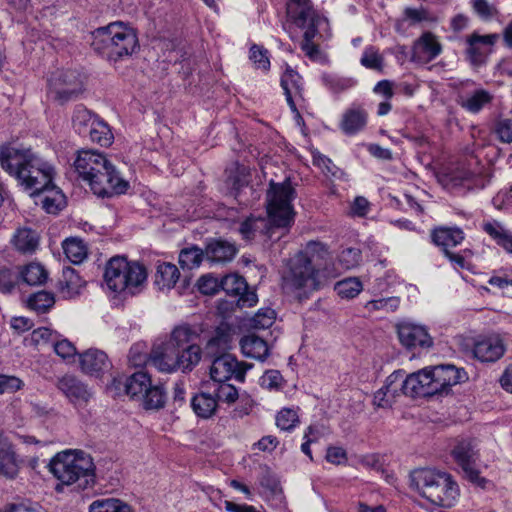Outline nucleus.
<instances>
[{
  "label": "nucleus",
  "instance_id": "nucleus-22",
  "mask_svg": "<svg viewBox=\"0 0 512 512\" xmlns=\"http://www.w3.org/2000/svg\"><path fill=\"white\" fill-rule=\"evenodd\" d=\"M79 363L83 373L95 377L101 376L111 367L107 354L95 348L79 354Z\"/></svg>",
  "mask_w": 512,
  "mask_h": 512
},
{
  "label": "nucleus",
  "instance_id": "nucleus-1",
  "mask_svg": "<svg viewBox=\"0 0 512 512\" xmlns=\"http://www.w3.org/2000/svg\"><path fill=\"white\" fill-rule=\"evenodd\" d=\"M0 166L31 196L51 185L55 173L53 166L30 148L11 145L0 146Z\"/></svg>",
  "mask_w": 512,
  "mask_h": 512
},
{
  "label": "nucleus",
  "instance_id": "nucleus-46",
  "mask_svg": "<svg viewBox=\"0 0 512 512\" xmlns=\"http://www.w3.org/2000/svg\"><path fill=\"white\" fill-rule=\"evenodd\" d=\"M217 403L233 404L238 399V390L235 386L226 382L208 383Z\"/></svg>",
  "mask_w": 512,
  "mask_h": 512
},
{
  "label": "nucleus",
  "instance_id": "nucleus-13",
  "mask_svg": "<svg viewBox=\"0 0 512 512\" xmlns=\"http://www.w3.org/2000/svg\"><path fill=\"white\" fill-rule=\"evenodd\" d=\"M504 338L497 333L478 336L473 345V355L483 363H494L506 352Z\"/></svg>",
  "mask_w": 512,
  "mask_h": 512
},
{
  "label": "nucleus",
  "instance_id": "nucleus-19",
  "mask_svg": "<svg viewBox=\"0 0 512 512\" xmlns=\"http://www.w3.org/2000/svg\"><path fill=\"white\" fill-rule=\"evenodd\" d=\"M401 395H404V389L401 384V370H398L391 373L384 386L374 393L373 405L376 408L389 409Z\"/></svg>",
  "mask_w": 512,
  "mask_h": 512
},
{
  "label": "nucleus",
  "instance_id": "nucleus-54",
  "mask_svg": "<svg viewBox=\"0 0 512 512\" xmlns=\"http://www.w3.org/2000/svg\"><path fill=\"white\" fill-rule=\"evenodd\" d=\"M361 260V250L356 247L344 248L337 257L338 264L344 270H350L359 266Z\"/></svg>",
  "mask_w": 512,
  "mask_h": 512
},
{
  "label": "nucleus",
  "instance_id": "nucleus-7",
  "mask_svg": "<svg viewBox=\"0 0 512 512\" xmlns=\"http://www.w3.org/2000/svg\"><path fill=\"white\" fill-rule=\"evenodd\" d=\"M410 486L432 504L451 508L459 496L460 489L453 476L434 468H419L410 473Z\"/></svg>",
  "mask_w": 512,
  "mask_h": 512
},
{
  "label": "nucleus",
  "instance_id": "nucleus-60",
  "mask_svg": "<svg viewBox=\"0 0 512 512\" xmlns=\"http://www.w3.org/2000/svg\"><path fill=\"white\" fill-rule=\"evenodd\" d=\"M276 313L271 308L260 309L251 319V326L255 329H266L273 325Z\"/></svg>",
  "mask_w": 512,
  "mask_h": 512
},
{
  "label": "nucleus",
  "instance_id": "nucleus-55",
  "mask_svg": "<svg viewBox=\"0 0 512 512\" xmlns=\"http://www.w3.org/2000/svg\"><path fill=\"white\" fill-rule=\"evenodd\" d=\"M400 305L399 297L379 298L368 301L365 308L368 312L382 311L384 313H391L396 311Z\"/></svg>",
  "mask_w": 512,
  "mask_h": 512
},
{
  "label": "nucleus",
  "instance_id": "nucleus-64",
  "mask_svg": "<svg viewBox=\"0 0 512 512\" xmlns=\"http://www.w3.org/2000/svg\"><path fill=\"white\" fill-rule=\"evenodd\" d=\"M496 133L503 143H512V120L500 119L496 124Z\"/></svg>",
  "mask_w": 512,
  "mask_h": 512
},
{
  "label": "nucleus",
  "instance_id": "nucleus-39",
  "mask_svg": "<svg viewBox=\"0 0 512 512\" xmlns=\"http://www.w3.org/2000/svg\"><path fill=\"white\" fill-rule=\"evenodd\" d=\"M98 119L99 118L90 110L78 106L73 115V127L79 135L86 136L94 126V122H97Z\"/></svg>",
  "mask_w": 512,
  "mask_h": 512
},
{
  "label": "nucleus",
  "instance_id": "nucleus-49",
  "mask_svg": "<svg viewBox=\"0 0 512 512\" xmlns=\"http://www.w3.org/2000/svg\"><path fill=\"white\" fill-rule=\"evenodd\" d=\"M54 303V295L48 291H38L30 295L27 300L28 307L37 313H46Z\"/></svg>",
  "mask_w": 512,
  "mask_h": 512
},
{
  "label": "nucleus",
  "instance_id": "nucleus-52",
  "mask_svg": "<svg viewBox=\"0 0 512 512\" xmlns=\"http://www.w3.org/2000/svg\"><path fill=\"white\" fill-rule=\"evenodd\" d=\"M230 342V334L223 329H217L215 335L209 339L206 345L207 353L210 356H215L218 353H224L228 348Z\"/></svg>",
  "mask_w": 512,
  "mask_h": 512
},
{
  "label": "nucleus",
  "instance_id": "nucleus-18",
  "mask_svg": "<svg viewBox=\"0 0 512 512\" xmlns=\"http://www.w3.org/2000/svg\"><path fill=\"white\" fill-rule=\"evenodd\" d=\"M498 34L479 35L473 33L467 38L468 47L466 55L469 62L474 66H481L486 62L491 53V47L496 43Z\"/></svg>",
  "mask_w": 512,
  "mask_h": 512
},
{
  "label": "nucleus",
  "instance_id": "nucleus-5",
  "mask_svg": "<svg viewBox=\"0 0 512 512\" xmlns=\"http://www.w3.org/2000/svg\"><path fill=\"white\" fill-rule=\"evenodd\" d=\"M287 12L294 23L304 30L301 49L311 60H318V42L331 37L328 19L316 10L310 0H288Z\"/></svg>",
  "mask_w": 512,
  "mask_h": 512
},
{
  "label": "nucleus",
  "instance_id": "nucleus-43",
  "mask_svg": "<svg viewBox=\"0 0 512 512\" xmlns=\"http://www.w3.org/2000/svg\"><path fill=\"white\" fill-rule=\"evenodd\" d=\"M203 259H205V250L195 245L182 249L179 254V264L183 270L198 268Z\"/></svg>",
  "mask_w": 512,
  "mask_h": 512
},
{
  "label": "nucleus",
  "instance_id": "nucleus-58",
  "mask_svg": "<svg viewBox=\"0 0 512 512\" xmlns=\"http://www.w3.org/2000/svg\"><path fill=\"white\" fill-rule=\"evenodd\" d=\"M19 272L11 268L0 267V292L10 294L19 282Z\"/></svg>",
  "mask_w": 512,
  "mask_h": 512
},
{
  "label": "nucleus",
  "instance_id": "nucleus-40",
  "mask_svg": "<svg viewBox=\"0 0 512 512\" xmlns=\"http://www.w3.org/2000/svg\"><path fill=\"white\" fill-rule=\"evenodd\" d=\"M64 254L73 264L82 263L88 255L85 243L79 238L66 239L62 244Z\"/></svg>",
  "mask_w": 512,
  "mask_h": 512
},
{
  "label": "nucleus",
  "instance_id": "nucleus-50",
  "mask_svg": "<svg viewBox=\"0 0 512 512\" xmlns=\"http://www.w3.org/2000/svg\"><path fill=\"white\" fill-rule=\"evenodd\" d=\"M322 81L324 85L334 93L344 92L357 84V80L352 77H344L335 74H323Z\"/></svg>",
  "mask_w": 512,
  "mask_h": 512
},
{
  "label": "nucleus",
  "instance_id": "nucleus-16",
  "mask_svg": "<svg viewBox=\"0 0 512 512\" xmlns=\"http://www.w3.org/2000/svg\"><path fill=\"white\" fill-rule=\"evenodd\" d=\"M433 391L435 394L447 393L451 386L464 382L467 379V373L462 368L446 364L429 368Z\"/></svg>",
  "mask_w": 512,
  "mask_h": 512
},
{
  "label": "nucleus",
  "instance_id": "nucleus-9",
  "mask_svg": "<svg viewBox=\"0 0 512 512\" xmlns=\"http://www.w3.org/2000/svg\"><path fill=\"white\" fill-rule=\"evenodd\" d=\"M146 278L147 273L142 265L128 262L124 257L111 258L105 267V283L115 293L126 292L133 295Z\"/></svg>",
  "mask_w": 512,
  "mask_h": 512
},
{
  "label": "nucleus",
  "instance_id": "nucleus-32",
  "mask_svg": "<svg viewBox=\"0 0 512 512\" xmlns=\"http://www.w3.org/2000/svg\"><path fill=\"white\" fill-rule=\"evenodd\" d=\"M432 239L446 254L450 248L456 247L463 242L464 233L457 227H440L433 231Z\"/></svg>",
  "mask_w": 512,
  "mask_h": 512
},
{
  "label": "nucleus",
  "instance_id": "nucleus-26",
  "mask_svg": "<svg viewBox=\"0 0 512 512\" xmlns=\"http://www.w3.org/2000/svg\"><path fill=\"white\" fill-rule=\"evenodd\" d=\"M368 120V113L362 106L352 105L342 115L339 127L346 135H355L362 131Z\"/></svg>",
  "mask_w": 512,
  "mask_h": 512
},
{
  "label": "nucleus",
  "instance_id": "nucleus-62",
  "mask_svg": "<svg viewBox=\"0 0 512 512\" xmlns=\"http://www.w3.org/2000/svg\"><path fill=\"white\" fill-rule=\"evenodd\" d=\"M474 12L484 21L493 19L497 14V8L488 0H471Z\"/></svg>",
  "mask_w": 512,
  "mask_h": 512
},
{
  "label": "nucleus",
  "instance_id": "nucleus-31",
  "mask_svg": "<svg viewBox=\"0 0 512 512\" xmlns=\"http://www.w3.org/2000/svg\"><path fill=\"white\" fill-rule=\"evenodd\" d=\"M240 347L243 355L258 361H265L270 349L267 342L255 334H249L241 338Z\"/></svg>",
  "mask_w": 512,
  "mask_h": 512
},
{
  "label": "nucleus",
  "instance_id": "nucleus-59",
  "mask_svg": "<svg viewBox=\"0 0 512 512\" xmlns=\"http://www.w3.org/2000/svg\"><path fill=\"white\" fill-rule=\"evenodd\" d=\"M259 384L262 388L270 391H278L284 387L285 380L278 370H267L259 380Z\"/></svg>",
  "mask_w": 512,
  "mask_h": 512
},
{
  "label": "nucleus",
  "instance_id": "nucleus-2",
  "mask_svg": "<svg viewBox=\"0 0 512 512\" xmlns=\"http://www.w3.org/2000/svg\"><path fill=\"white\" fill-rule=\"evenodd\" d=\"M294 194L295 190L289 182L281 184L271 182L267 192L268 218L251 216L244 220L239 227L242 238L250 241L258 234L271 238L275 228L290 226L294 217L291 204Z\"/></svg>",
  "mask_w": 512,
  "mask_h": 512
},
{
  "label": "nucleus",
  "instance_id": "nucleus-44",
  "mask_svg": "<svg viewBox=\"0 0 512 512\" xmlns=\"http://www.w3.org/2000/svg\"><path fill=\"white\" fill-rule=\"evenodd\" d=\"M201 348L196 344H190L178 351L179 369L183 372L191 371L201 360Z\"/></svg>",
  "mask_w": 512,
  "mask_h": 512
},
{
  "label": "nucleus",
  "instance_id": "nucleus-34",
  "mask_svg": "<svg viewBox=\"0 0 512 512\" xmlns=\"http://www.w3.org/2000/svg\"><path fill=\"white\" fill-rule=\"evenodd\" d=\"M85 281L79 276L75 269L66 267L62 270L59 279V290L65 298H72L80 293Z\"/></svg>",
  "mask_w": 512,
  "mask_h": 512
},
{
  "label": "nucleus",
  "instance_id": "nucleus-21",
  "mask_svg": "<svg viewBox=\"0 0 512 512\" xmlns=\"http://www.w3.org/2000/svg\"><path fill=\"white\" fill-rule=\"evenodd\" d=\"M149 363L161 372H173L179 369L178 350L163 342L155 344L149 353Z\"/></svg>",
  "mask_w": 512,
  "mask_h": 512
},
{
  "label": "nucleus",
  "instance_id": "nucleus-51",
  "mask_svg": "<svg viewBox=\"0 0 512 512\" xmlns=\"http://www.w3.org/2000/svg\"><path fill=\"white\" fill-rule=\"evenodd\" d=\"M360 63L367 69L382 72L384 68V57L374 46H368L364 49Z\"/></svg>",
  "mask_w": 512,
  "mask_h": 512
},
{
  "label": "nucleus",
  "instance_id": "nucleus-15",
  "mask_svg": "<svg viewBox=\"0 0 512 512\" xmlns=\"http://www.w3.org/2000/svg\"><path fill=\"white\" fill-rule=\"evenodd\" d=\"M56 386L75 407H85L93 396L92 389L72 374L60 377L57 380Z\"/></svg>",
  "mask_w": 512,
  "mask_h": 512
},
{
  "label": "nucleus",
  "instance_id": "nucleus-10",
  "mask_svg": "<svg viewBox=\"0 0 512 512\" xmlns=\"http://www.w3.org/2000/svg\"><path fill=\"white\" fill-rule=\"evenodd\" d=\"M451 455L466 480L476 486L485 487L487 480L481 477L478 468L479 453L471 440L458 441L452 449Z\"/></svg>",
  "mask_w": 512,
  "mask_h": 512
},
{
  "label": "nucleus",
  "instance_id": "nucleus-36",
  "mask_svg": "<svg viewBox=\"0 0 512 512\" xmlns=\"http://www.w3.org/2000/svg\"><path fill=\"white\" fill-rule=\"evenodd\" d=\"M492 99V95L487 90L478 89L471 94L460 96L458 103L467 112L477 114L489 104Z\"/></svg>",
  "mask_w": 512,
  "mask_h": 512
},
{
  "label": "nucleus",
  "instance_id": "nucleus-23",
  "mask_svg": "<svg viewBox=\"0 0 512 512\" xmlns=\"http://www.w3.org/2000/svg\"><path fill=\"white\" fill-rule=\"evenodd\" d=\"M190 406L198 418L207 420L212 418L218 411V403L208 383L190 399Z\"/></svg>",
  "mask_w": 512,
  "mask_h": 512
},
{
  "label": "nucleus",
  "instance_id": "nucleus-17",
  "mask_svg": "<svg viewBox=\"0 0 512 512\" xmlns=\"http://www.w3.org/2000/svg\"><path fill=\"white\" fill-rule=\"evenodd\" d=\"M429 368H424L404 377V371L401 370V384L404 389V395L410 397H429L434 395L433 384Z\"/></svg>",
  "mask_w": 512,
  "mask_h": 512
},
{
  "label": "nucleus",
  "instance_id": "nucleus-30",
  "mask_svg": "<svg viewBox=\"0 0 512 512\" xmlns=\"http://www.w3.org/2000/svg\"><path fill=\"white\" fill-rule=\"evenodd\" d=\"M442 52V46L436 36L431 32H425L415 42L413 47V55L418 59L432 61Z\"/></svg>",
  "mask_w": 512,
  "mask_h": 512
},
{
  "label": "nucleus",
  "instance_id": "nucleus-12",
  "mask_svg": "<svg viewBox=\"0 0 512 512\" xmlns=\"http://www.w3.org/2000/svg\"><path fill=\"white\" fill-rule=\"evenodd\" d=\"M212 357L210 376L213 382H226L231 378L243 382L246 372L253 367L252 364L239 362L235 356L229 353H221Z\"/></svg>",
  "mask_w": 512,
  "mask_h": 512
},
{
  "label": "nucleus",
  "instance_id": "nucleus-37",
  "mask_svg": "<svg viewBox=\"0 0 512 512\" xmlns=\"http://www.w3.org/2000/svg\"><path fill=\"white\" fill-rule=\"evenodd\" d=\"M180 278V272L176 265L171 263L158 264L155 274V284L159 289H171Z\"/></svg>",
  "mask_w": 512,
  "mask_h": 512
},
{
  "label": "nucleus",
  "instance_id": "nucleus-29",
  "mask_svg": "<svg viewBox=\"0 0 512 512\" xmlns=\"http://www.w3.org/2000/svg\"><path fill=\"white\" fill-rule=\"evenodd\" d=\"M481 229L507 253H512V232L501 222L495 219L484 220Z\"/></svg>",
  "mask_w": 512,
  "mask_h": 512
},
{
  "label": "nucleus",
  "instance_id": "nucleus-28",
  "mask_svg": "<svg viewBox=\"0 0 512 512\" xmlns=\"http://www.w3.org/2000/svg\"><path fill=\"white\" fill-rule=\"evenodd\" d=\"M35 196L39 197V203L49 214H57L66 206L65 195L53 183L36 193ZM36 203L38 204V201Z\"/></svg>",
  "mask_w": 512,
  "mask_h": 512
},
{
  "label": "nucleus",
  "instance_id": "nucleus-14",
  "mask_svg": "<svg viewBox=\"0 0 512 512\" xmlns=\"http://www.w3.org/2000/svg\"><path fill=\"white\" fill-rule=\"evenodd\" d=\"M396 329L400 343L408 350L428 349L433 345V339L423 325L403 321Z\"/></svg>",
  "mask_w": 512,
  "mask_h": 512
},
{
  "label": "nucleus",
  "instance_id": "nucleus-61",
  "mask_svg": "<svg viewBox=\"0 0 512 512\" xmlns=\"http://www.w3.org/2000/svg\"><path fill=\"white\" fill-rule=\"evenodd\" d=\"M250 60L253 62L255 68L263 71L270 69V60L268 50L259 45H252L250 48Z\"/></svg>",
  "mask_w": 512,
  "mask_h": 512
},
{
  "label": "nucleus",
  "instance_id": "nucleus-56",
  "mask_svg": "<svg viewBox=\"0 0 512 512\" xmlns=\"http://www.w3.org/2000/svg\"><path fill=\"white\" fill-rule=\"evenodd\" d=\"M250 181V171L245 166L236 169L235 175L232 177V185L235 190V198L239 203L246 204L247 200L242 198V189L247 188Z\"/></svg>",
  "mask_w": 512,
  "mask_h": 512
},
{
  "label": "nucleus",
  "instance_id": "nucleus-38",
  "mask_svg": "<svg viewBox=\"0 0 512 512\" xmlns=\"http://www.w3.org/2000/svg\"><path fill=\"white\" fill-rule=\"evenodd\" d=\"M142 406L146 410H159L166 403V392L162 385L151 383L143 397L140 399Z\"/></svg>",
  "mask_w": 512,
  "mask_h": 512
},
{
  "label": "nucleus",
  "instance_id": "nucleus-4",
  "mask_svg": "<svg viewBox=\"0 0 512 512\" xmlns=\"http://www.w3.org/2000/svg\"><path fill=\"white\" fill-rule=\"evenodd\" d=\"M73 165L78 177L88 184L97 196L111 197L114 194H123L129 186L103 153L81 150Z\"/></svg>",
  "mask_w": 512,
  "mask_h": 512
},
{
  "label": "nucleus",
  "instance_id": "nucleus-41",
  "mask_svg": "<svg viewBox=\"0 0 512 512\" xmlns=\"http://www.w3.org/2000/svg\"><path fill=\"white\" fill-rule=\"evenodd\" d=\"M19 272L20 279L28 285H41L46 282L48 273L39 263H29Z\"/></svg>",
  "mask_w": 512,
  "mask_h": 512
},
{
  "label": "nucleus",
  "instance_id": "nucleus-25",
  "mask_svg": "<svg viewBox=\"0 0 512 512\" xmlns=\"http://www.w3.org/2000/svg\"><path fill=\"white\" fill-rule=\"evenodd\" d=\"M19 463L13 444L0 433V475L15 478L19 472Z\"/></svg>",
  "mask_w": 512,
  "mask_h": 512
},
{
  "label": "nucleus",
  "instance_id": "nucleus-6",
  "mask_svg": "<svg viewBox=\"0 0 512 512\" xmlns=\"http://www.w3.org/2000/svg\"><path fill=\"white\" fill-rule=\"evenodd\" d=\"M49 471L59 480L55 489L62 492L64 485H75L85 490L95 483V465L92 457L80 450H65L57 453L48 464Z\"/></svg>",
  "mask_w": 512,
  "mask_h": 512
},
{
  "label": "nucleus",
  "instance_id": "nucleus-63",
  "mask_svg": "<svg viewBox=\"0 0 512 512\" xmlns=\"http://www.w3.org/2000/svg\"><path fill=\"white\" fill-rule=\"evenodd\" d=\"M197 285L202 294L214 295L221 289V280H218L211 274H207L200 277Z\"/></svg>",
  "mask_w": 512,
  "mask_h": 512
},
{
  "label": "nucleus",
  "instance_id": "nucleus-11",
  "mask_svg": "<svg viewBox=\"0 0 512 512\" xmlns=\"http://www.w3.org/2000/svg\"><path fill=\"white\" fill-rule=\"evenodd\" d=\"M48 85V96L60 104L75 100L83 91L81 77L73 70L55 74Z\"/></svg>",
  "mask_w": 512,
  "mask_h": 512
},
{
  "label": "nucleus",
  "instance_id": "nucleus-3",
  "mask_svg": "<svg viewBox=\"0 0 512 512\" xmlns=\"http://www.w3.org/2000/svg\"><path fill=\"white\" fill-rule=\"evenodd\" d=\"M327 255L328 250L324 244L309 242L304 251L291 258L289 268L282 278L283 289L302 298L323 287L327 278L318 260Z\"/></svg>",
  "mask_w": 512,
  "mask_h": 512
},
{
  "label": "nucleus",
  "instance_id": "nucleus-33",
  "mask_svg": "<svg viewBox=\"0 0 512 512\" xmlns=\"http://www.w3.org/2000/svg\"><path fill=\"white\" fill-rule=\"evenodd\" d=\"M39 234L27 227L19 228L13 235L12 243L17 251L23 254H32L39 246Z\"/></svg>",
  "mask_w": 512,
  "mask_h": 512
},
{
  "label": "nucleus",
  "instance_id": "nucleus-24",
  "mask_svg": "<svg viewBox=\"0 0 512 512\" xmlns=\"http://www.w3.org/2000/svg\"><path fill=\"white\" fill-rule=\"evenodd\" d=\"M281 87L284 90L286 101L291 111L295 114L297 119H302L294 101V98L302 97L303 87L301 76L291 67H287L281 77Z\"/></svg>",
  "mask_w": 512,
  "mask_h": 512
},
{
  "label": "nucleus",
  "instance_id": "nucleus-8",
  "mask_svg": "<svg viewBox=\"0 0 512 512\" xmlns=\"http://www.w3.org/2000/svg\"><path fill=\"white\" fill-rule=\"evenodd\" d=\"M91 39L93 50L113 62L131 56L139 48L135 30L121 21L97 28Z\"/></svg>",
  "mask_w": 512,
  "mask_h": 512
},
{
  "label": "nucleus",
  "instance_id": "nucleus-35",
  "mask_svg": "<svg viewBox=\"0 0 512 512\" xmlns=\"http://www.w3.org/2000/svg\"><path fill=\"white\" fill-rule=\"evenodd\" d=\"M151 383V378L146 372L138 371L127 377L123 385L127 395L132 399L140 401Z\"/></svg>",
  "mask_w": 512,
  "mask_h": 512
},
{
  "label": "nucleus",
  "instance_id": "nucleus-45",
  "mask_svg": "<svg viewBox=\"0 0 512 512\" xmlns=\"http://www.w3.org/2000/svg\"><path fill=\"white\" fill-rule=\"evenodd\" d=\"M89 512H132L131 507L120 499L103 498L93 501Z\"/></svg>",
  "mask_w": 512,
  "mask_h": 512
},
{
  "label": "nucleus",
  "instance_id": "nucleus-47",
  "mask_svg": "<svg viewBox=\"0 0 512 512\" xmlns=\"http://www.w3.org/2000/svg\"><path fill=\"white\" fill-rule=\"evenodd\" d=\"M86 136H88L92 142L98 143L104 147L111 145L114 138L108 124L100 119L94 122V126Z\"/></svg>",
  "mask_w": 512,
  "mask_h": 512
},
{
  "label": "nucleus",
  "instance_id": "nucleus-57",
  "mask_svg": "<svg viewBox=\"0 0 512 512\" xmlns=\"http://www.w3.org/2000/svg\"><path fill=\"white\" fill-rule=\"evenodd\" d=\"M299 423V417L296 410L283 408L276 415V425L283 431L293 430Z\"/></svg>",
  "mask_w": 512,
  "mask_h": 512
},
{
  "label": "nucleus",
  "instance_id": "nucleus-27",
  "mask_svg": "<svg viewBox=\"0 0 512 512\" xmlns=\"http://www.w3.org/2000/svg\"><path fill=\"white\" fill-rule=\"evenodd\" d=\"M236 253V246L222 239H213L205 247V259L211 263L223 264L230 262Z\"/></svg>",
  "mask_w": 512,
  "mask_h": 512
},
{
  "label": "nucleus",
  "instance_id": "nucleus-48",
  "mask_svg": "<svg viewBox=\"0 0 512 512\" xmlns=\"http://www.w3.org/2000/svg\"><path fill=\"white\" fill-rule=\"evenodd\" d=\"M334 289L341 298L353 299L363 290V285L359 278L348 277L338 281Z\"/></svg>",
  "mask_w": 512,
  "mask_h": 512
},
{
  "label": "nucleus",
  "instance_id": "nucleus-20",
  "mask_svg": "<svg viewBox=\"0 0 512 512\" xmlns=\"http://www.w3.org/2000/svg\"><path fill=\"white\" fill-rule=\"evenodd\" d=\"M472 166L470 161L457 162L440 176V182L449 189L469 186L477 174Z\"/></svg>",
  "mask_w": 512,
  "mask_h": 512
},
{
  "label": "nucleus",
  "instance_id": "nucleus-42",
  "mask_svg": "<svg viewBox=\"0 0 512 512\" xmlns=\"http://www.w3.org/2000/svg\"><path fill=\"white\" fill-rule=\"evenodd\" d=\"M198 337V334L194 329L188 325H181L176 327L172 333L170 340L167 341L176 350L180 351L186 346L193 344L192 342Z\"/></svg>",
  "mask_w": 512,
  "mask_h": 512
},
{
  "label": "nucleus",
  "instance_id": "nucleus-53",
  "mask_svg": "<svg viewBox=\"0 0 512 512\" xmlns=\"http://www.w3.org/2000/svg\"><path fill=\"white\" fill-rule=\"evenodd\" d=\"M247 289L246 280L237 274H229L221 279V290L226 294L238 296Z\"/></svg>",
  "mask_w": 512,
  "mask_h": 512
}]
</instances>
